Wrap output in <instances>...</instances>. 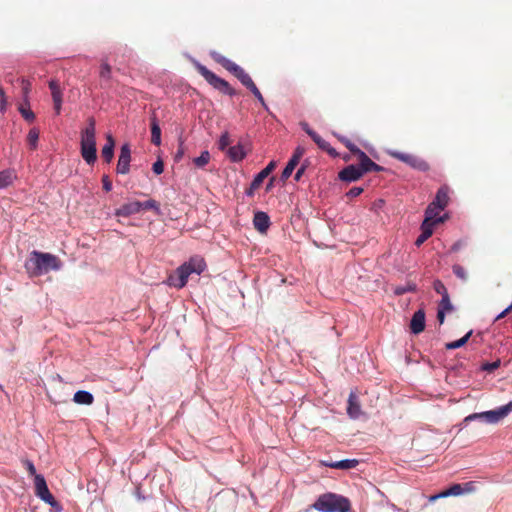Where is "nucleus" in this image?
Instances as JSON below:
<instances>
[{
	"label": "nucleus",
	"mask_w": 512,
	"mask_h": 512,
	"mask_svg": "<svg viewBox=\"0 0 512 512\" xmlns=\"http://www.w3.org/2000/svg\"><path fill=\"white\" fill-rule=\"evenodd\" d=\"M62 266L61 260L50 253L32 251L25 263V268L31 276H40L51 270H59Z\"/></svg>",
	"instance_id": "obj_1"
},
{
	"label": "nucleus",
	"mask_w": 512,
	"mask_h": 512,
	"mask_svg": "<svg viewBox=\"0 0 512 512\" xmlns=\"http://www.w3.org/2000/svg\"><path fill=\"white\" fill-rule=\"evenodd\" d=\"M312 507L319 512H349L350 500L335 493H325L318 497Z\"/></svg>",
	"instance_id": "obj_2"
},
{
	"label": "nucleus",
	"mask_w": 512,
	"mask_h": 512,
	"mask_svg": "<svg viewBox=\"0 0 512 512\" xmlns=\"http://www.w3.org/2000/svg\"><path fill=\"white\" fill-rule=\"evenodd\" d=\"M95 120L89 118L88 126L81 133V155L88 164H93L96 159Z\"/></svg>",
	"instance_id": "obj_3"
},
{
	"label": "nucleus",
	"mask_w": 512,
	"mask_h": 512,
	"mask_svg": "<svg viewBox=\"0 0 512 512\" xmlns=\"http://www.w3.org/2000/svg\"><path fill=\"white\" fill-rule=\"evenodd\" d=\"M211 58L220 64L227 71L232 73L247 89H250L255 83L243 68L229 60L217 51L210 52Z\"/></svg>",
	"instance_id": "obj_4"
},
{
	"label": "nucleus",
	"mask_w": 512,
	"mask_h": 512,
	"mask_svg": "<svg viewBox=\"0 0 512 512\" xmlns=\"http://www.w3.org/2000/svg\"><path fill=\"white\" fill-rule=\"evenodd\" d=\"M195 68L198 71V73L216 90L219 92L234 96L237 94L236 90L230 86V84L217 76L215 73L210 71L208 68H206L204 65H202L199 62H195Z\"/></svg>",
	"instance_id": "obj_5"
},
{
	"label": "nucleus",
	"mask_w": 512,
	"mask_h": 512,
	"mask_svg": "<svg viewBox=\"0 0 512 512\" xmlns=\"http://www.w3.org/2000/svg\"><path fill=\"white\" fill-rule=\"evenodd\" d=\"M512 411V401L495 410L485 411L481 413H473L468 415L464 421L469 422L476 419L484 420L487 423L495 424L504 419Z\"/></svg>",
	"instance_id": "obj_6"
},
{
	"label": "nucleus",
	"mask_w": 512,
	"mask_h": 512,
	"mask_svg": "<svg viewBox=\"0 0 512 512\" xmlns=\"http://www.w3.org/2000/svg\"><path fill=\"white\" fill-rule=\"evenodd\" d=\"M450 188L447 185L441 186L435 196V199L426 208L425 214L438 219L439 213L445 209L449 203Z\"/></svg>",
	"instance_id": "obj_7"
},
{
	"label": "nucleus",
	"mask_w": 512,
	"mask_h": 512,
	"mask_svg": "<svg viewBox=\"0 0 512 512\" xmlns=\"http://www.w3.org/2000/svg\"><path fill=\"white\" fill-rule=\"evenodd\" d=\"M35 495L49 504L52 508L57 511L61 510V506L54 496L50 493L46 480L43 475H35L34 478Z\"/></svg>",
	"instance_id": "obj_8"
},
{
	"label": "nucleus",
	"mask_w": 512,
	"mask_h": 512,
	"mask_svg": "<svg viewBox=\"0 0 512 512\" xmlns=\"http://www.w3.org/2000/svg\"><path fill=\"white\" fill-rule=\"evenodd\" d=\"M444 221L443 217H439L435 219L431 216L425 214V219L421 224V234L417 237L415 241V245L420 247L428 238H430L433 234L435 224L441 223Z\"/></svg>",
	"instance_id": "obj_9"
},
{
	"label": "nucleus",
	"mask_w": 512,
	"mask_h": 512,
	"mask_svg": "<svg viewBox=\"0 0 512 512\" xmlns=\"http://www.w3.org/2000/svg\"><path fill=\"white\" fill-rule=\"evenodd\" d=\"M276 165V161L269 162V164L254 177L250 184V188L246 191V194L249 196L253 195L254 191L262 185L264 179L267 178L276 168Z\"/></svg>",
	"instance_id": "obj_10"
},
{
	"label": "nucleus",
	"mask_w": 512,
	"mask_h": 512,
	"mask_svg": "<svg viewBox=\"0 0 512 512\" xmlns=\"http://www.w3.org/2000/svg\"><path fill=\"white\" fill-rule=\"evenodd\" d=\"M130 161H131V149L128 143H125L121 146L120 155L117 163V173L119 174H128L130 171Z\"/></svg>",
	"instance_id": "obj_11"
},
{
	"label": "nucleus",
	"mask_w": 512,
	"mask_h": 512,
	"mask_svg": "<svg viewBox=\"0 0 512 512\" xmlns=\"http://www.w3.org/2000/svg\"><path fill=\"white\" fill-rule=\"evenodd\" d=\"M193 273L187 266L182 264L176 270V276L169 277V284L176 288H183L188 281L189 276Z\"/></svg>",
	"instance_id": "obj_12"
},
{
	"label": "nucleus",
	"mask_w": 512,
	"mask_h": 512,
	"mask_svg": "<svg viewBox=\"0 0 512 512\" xmlns=\"http://www.w3.org/2000/svg\"><path fill=\"white\" fill-rule=\"evenodd\" d=\"M49 88L51 90L55 113L59 115L61 113L63 101V93L60 88V84L57 80L52 79L49 81Z\"/></svg>",
	"instance_id": "obj_13"
},
{
	"label": "nucleus",
	"mask_w": 512,
	"mask_h": 512,
	"mask_svg": "<svg viewBox=\"0 0 512 512\" xmlns=\"http://www.w3.org/2000/svg\"><path fill=\"white\" fill-rule=\"evenodd\" d=\"M363 171L355 165H348L339 172V179L346 182L356 181L361 178Z\"/></svg>",
	"instance_id": "obj_14"
},
{
	"label": "nucleus",
	"mask_w": 512,
	"mask_h": 512,
	"mask_svg": "<svg viewBox=\"0 0 512 512\" xmlns=\"http://www.w3.org/2000/svg\"><path fill=\"white\" fill-rule=\"evenodd\" d=\"M347 414L352 419H358L362 415L360 401L355 392L349 394Z\"/></svg>",
	"instance_id": "obj_15"
},
{
	"label": "nucleus",
	"mask_w": 512,
	"mask_h": 512,
	"mask_svg": "<svg viewBox=\"0 0 512 512\" xmlns=\"http://www.w3.org/2000/svg\"><path fill=\"white\" fill-rule=\"evenodd\" d=\"M411 332L414 334H419L425 329V312L423 309L417 310L411 319L410 322Z\"/></svg>",
	"instance_id": "obj_16"
},
{
	"label": "nucleus",
	"mask_w": 512,
	"mask_h": 512,
	"mask_svg": "<svg viewBox=\"0 0 512 512\" xmlns=\"http://www.w3.org/2000/svg\"><path fill=\"white\" fill-rule=\"evenodd\" d=\"M99 77L101 86H108L112 79V66L110 65L108 58H102L99 68Z\"/></svg>",
	"instance_id": "obj_17"
},
{
	"label": "nucleus",
	"mask_w": 512,
	"mask_h": 512,
	"mask_svg": "<svg viewBox=\"0 0 512 512\" xmlns=\"http://www.w3.org/2000/svg\"><path fill=\"white\" fill-rule=\"evenodd\" d=\"M253 224L257 231L266 233L270 226V218L267 213L258 211L254 214Z\"/></svg>",
	"instance_id": "obj_18"
},
{
	"label": "nucleus",
	"mask_w": 512,
	"mask_h": 512,
	"mask_svg": "<svg viewBox=\"0 0 512 512\" xmlns=\"http://www.w3.org/2000/svg\"><path fill=\"white\" fill-rule=\"evenodd\" d=\"M140 212V201H132L123 204L120 208L116 209L115 215L122 217H129L133 214Z\"/></svg>",
	"instance_id": "obj_19"
},
{
	"label": "nucleus",
	"mask_w": 512,
	"mask_h": 512,
	"mask_svg": "<svg viewBox=\"0 0 512 512\" xmlns=\"http://www.w3.org/2000/svg\"><path fill=\"white\" fill-rule=\"evenodd\" d=\"M310 137L320 149L326 151L332 157H336L338 155L336 150L332 148L331 145L326 140H324L318 133H310Z\"/></svg>",
	"instance_id": "obj_20"
},
{
	"label": "nucleus",
	"mask_w": 512,
	"mask_h": 512,
	"mask_svg": "<svg viewBox=\"0 0 512 512\" xmlns=\"http://www.w3.org/2000/svg\"><path fill=\"white\" fill-rule=\"evenodd\" d=\"M184 265L187 266L190 271H193V273L196 274H201L206 268L204 259L199 256L190 258V260L185 262Z\"/></svg>",
	"instance_id": "obj_21"
},
{
	"label": "nucleus",
	"mask_w": 512,
	"mask_h": 512,
	"mask_svg": "<svg viewBox=\"0 0 512 512\" xmlns=\"http://www.w3.org/2000/svg\"><path fill=\"white\" fill-rule=\"evenodd\" d=\"M114 146H115L114 138L112 137V135H107L106 144L104 145V147L102 148V151H101L102 157L107 163H110L111 160L113 159Z\"/></svg>",
	"instance_id": "obj_22"
},
{
	"label": "nucleus",
	"mask_w": 512,
	"mask_h": 512,
	"mask_svg": "<svg viewBox=\"0 0 512 512\" xmlns=\"http://www.w3.org/2000/svg\"><path fill=\"white\" fill-rule=\"evenodd\" d=\"M227 155L231 161L240 162L245 158L246 152L241 144H237L228 148Z\"/></svg>",
	"instance_id": "obj_23"
},
{
	"label": "nucleus",
	"mask_w": 512,
	"mask_h": 512,
	"mask_svg": "<svg viewBox=\"0 0 512 512\" xmlns=\"http://www.w3.org/2000/svg\"><path fill=\"white\" fill-rule=\"evenodd\" d=\"M73 401L81 405H91L94 401V397L90 392L80 390L74 394Z\"/></svg>",
	"instance_id": "obj_24"
},
{
	"label": "nucleus",
	"mask_w": 512,
	"mask_h": 512,
	"mask_svg": "<svg viewBox=\"0 0 512 512\" xmlns=\"http://www.w3.org/2000/svg\"><path fill=\"white\" fill-rule=\"evenodd\" d=\"M356 459H345L337 462L325 463V466L335 469H352L358 465Z\"/></svg>",
	"instance_id": "obj_25"
},
{
	"label": "nucleus",
	"mask_w": 512,
	"mask_h": 512,
	"mask_svg": "<svg viewBox=\"0 0 512 512\" xmlns=\"http://www.w3.org/2000/svg\"><path fill=\"white\" fill-rule=\"evenodd\" d=\"M151 142L156 146L161 144V129L156 117L151 119Z\"/></svg>",
	"instance_id": "obj_26"
},
{
	"label": "nucleus",
	"mask_w": 512,
	"mask_h": 512,
	"mask_svg": "<svg viewBox=\"0 0 512 512\" xmlns=\"http://www.w3.org/2000/svg\"><path fill=\"white\" fill-rule=\"evenodd\" d=\"M16 175L12 170H3L0 172V189L10 186L15 180Z\"/></svg>",
	"instance_id": "obj_27"
},
{
	"label": "nucleus",
	"mask_w": 512,
	"mask_h": 512,
	"mask_svg": "<svg viewBox=\"0 0 512 512\" xmlns=\"http://www.w3.org/2000/svg\"><path fill=\"white\" fill-rule=\"evenodd\" d=\"M18 110L21 116L28 122H33L35 120V114L29 107V102L25 99V104H21L18 107Z\"/></svg>",
	"instance_id": "obj_28"
},
{
	"label": "nucleus",
	"mask_w": 512,
	"mask_h": 512,
	"mask_svg": "<svg viewBox=\"0 0 512 512\" xmlns=\"http://www.w3.org/2000/svg\"><path fill=\"white\" fill-rule=\"evenodd\" d=\"M358 159L360 162V168L363 171V174L366 172H371V166L373 164V161L367 156V154L363 151H361L360 154H358Z\"/></svg>",
	"instance_id": "obj_29"
},
{
	"label": "nucleus",
	"mask_w": 512,
	"mask_h": 512,
	"mask_svg": "<svg viewBox=\"0 0 512 512\" xmlns=\"http://www.w3.org/2000/svg\"><path fill=\"white\" fill-rule=\"evenodd\" d=\"M39 130L37 128L30 129L28 135H27V142L29 145V148L31 150H36L38 147V140H39Z\"/></svg>",
	"instance_id": "obj_30"
},
{
	"label": "nucleus",
	"mask_w": 512,
	"mask_h": 512,
	"mask_svg": "<svg viewBox=\"0 0 512 512\" xmlns=\"http://www.w3.org/2000/svg\"><path fill=\"white\" fill-rule=\"evenodd\" d=\"M472 333H473V331L470 330L465 336H463L459 340L446 343L445 344V348L447 350H453V349H457V348H460V347L464 346L468 342V340L471 337Z\"/></svg>",
	"instance_id": "obj_31"
},
{
	"label": "nucleus",
	"mask_w": 512,
	"mask_h": 512,
	"mask_svg": "<svg viewBox=\"0 0 512 512\" xmlns=\"http://www.w3.org/2000/svg\"><path fill=\"white\" fill-rule=\"evenodd\" d=\"M390 155L393 158H395V159H397V160H399L401 162H404V163H406L409 166L411 165L412 161L416 157V156H414L412 154L398 152V151H392V152H390Z\"/></svg>",
	"instance_id": "obj_32"
},
{
	"label": "nucleus",
	"mask_w": 512,
	"mask_h": 512,
	"mask_svg": "<svg viewBox=\"0 0 512 512\" xmlns=\"http://www.w3.org/2000/svg\"><path fill=\"white\" fill-rule=\"evenodd\" d=\"M464 493L462 484H453L447 490L441 492V496H459Z\"/></svg>",
	"instance_id": "obj_33"
},
{
	"label": "nucleus",
	"mask_w": 512,
	"mask_h": 512,
	"mask_svg": "<svg viewBox=\"0 0 512 512\" xmlns=\"http://www.w3.org/2000/svg\"><path fill=\"white\" fill-rule=\"evenodd\" d=\"M298 164H299V162H297V161H295V160L290 158V160L288 161L286 167L282 171L281 180L282 181H286L291 176L293 170L296 168V166Z\"/></svg>",
	"instance_id": "obj_34"
},
{
	"label": "nucleus",
	"mask_w": 512,
	"mask_h": 512,
	"mask_svg": "<svg viewBox=\"0 0 512 512\" xmlns=\"http://www.w3.org/2000/svg\"><path fill=\"white\" fill-rule=\"evenodd\" d=\"M141 210H154L157 214H159L160 206L156 200L149 199L145 202H140V211Z\"/></svg>",
	"instance_id": "obj_35"
},
{
	"label": "nucleus",
	"mask_w": 512,
	"mask_h": 512,
	"mask_svg": "<svg viewBox=\"0 0 512 512\" xmlns=\"http://www.w3.org/2000/svg\"><path fill=\"white\" fill-rule=\"evenodd\" d=\"M210 161V153L205 150L201 153L199 157H196L193 162L197 167H204L206 166Z\"/></svg>",
	"instance_id": "obj_36"
},
{
	"label": "nucleus",
	"mask_w": 512,
	"mask_h": 512,
	"mask_svg": "<svg viewBox=\"0 0 512 512\" xmlns=\"http://www.w3.org/2000/svg\"><path fill=\"white\" fill-rule=\"evenodd\" d=\"M452 270H453L454 275L457 278H459L460 280H462V281L468 280V273L463 266H461L459 264H454L452 266Z\"/></svg>",
	"instance_id": "obj_37"
},
{
	"label": "nucleus",
	"mask_w": 512,
	"mask_h": 512,
	"mask_svg": "<svg viewBox=\"0 0 512 512\" xmlns=\"http://www.w3.org/2000/svg\"><path fill=\"white\" fill-rule=\"evenodd\" d=\"M410 166L412 168H415V169L419 170V171H424L425 172V171L429 170V164L425 160H423V159H421V158H419L417 156L414 158V160L412 161Z\"/></svg>",
	"instance_id": "obj_38"
},
{
	"label": "nucleus",
	"mask_w": 512,
	"mask_h": 512,
	"mask_svg": "<svg viewBox=\"0 0 512 512\" xmlns=\"http://www.w3.org/2000/svg\"><path fill=\"white\" fill-rule=\"evenodd\" d=\"M339 139L352 154L358 156V154L361 153L362 150L353 144L349 139L345 137H339Z\"/></svg>",
	"instance_id": "obj_39"
},
{
	"label": "nucleus",
	"mask_w": 512,
	"mask_h": 512,
	"mask_svg": "<svg viewBox=\"0 0 512 512\" xmlns=\"http://www.w3.org/2000/svg\"><path fill=\"white\" fill-rule=\"evenodd\" d=\"M433 288L436 293L442 296V298L449 296L447 288L441 280H435L433 283Z\"/></svg>",
	"instance_id": "obj_40"
},
{
	"label": "nucleus",
	"mask_w": 512,
	"mask_h": 512,
	"mask_svg": "<svg viewBox=\"0 0 512 512\" xmlns=\"http://www.w3.org/2000/svg\"><path fill=\"white\" fill-rule=\"evenodd\" d=\"M438 309L444 312H450L453 310V305L450 301V297H443L439 302Z\"/></svg>",
	"instance_id": "obj_41"
},
{
	"label": "nucleus",
	"mask_w": 512,
	"mask_h": 512,
	"mask_svg": "<svg viewBox=\"0 0 512 512\" xmlns=\"http://www.w3.org/2000/svg\"><path fill=\"white\" fill-rule=\"evenodd\" d=\"M230 143H231V141H230L229 133L228 132L222 133V135L220 136L219 142H218L219 149L222 151L226 150L227 147L230 145Z\"/></svg>",
	"instance_id": "obj_42"
},
{
	"label": "nucleus",
	"mask_w": 512,
	"mask_h": 512,
	"mask_svg": "<svg viewBox=\"0 0 512 512\" xmlns=\"http://www.w3.org/2000/svg\"><path fill=\"white\" fill-rule=\"evenodd\" d=\"M249 90L257 98V100L261 103V105L265 109H268L267 104H266V102H265V100H264L260 90L257 88V86L253 85Z\"/></svg>",
	"instance_id": "obj_43"
},
{
	"label": "nucleus",
	"mask_w": 512,
	"mask_h": 512,
	"mask_svg": "<svg viewBox=\"0 0 512 512\" xmlns=\"http://www.w3.org/2000/svg\"><path fill=\"white\" fill-rule=\"evenodd\" d=\"M305 154V148L302 147V146H298L294 152H293V155L291 156V159L297 161V162H300L301 158L303 157V155Z\"/></svg>",
	"instance_id": "obj_44"
},
{
	"label": "nucleus",
	"mask_w": 512,
	"mask_h": 512,
	"mask_svg": "<svg viewBox=\"0 0 512 512\" xmlns=\"http://www.w3.org/2000/svg\"><path fill=\"white\" fill-rule=\"evenodd\" d=\"M152 170H153V172H154L155 174H157V175L162 174V173H163V171H164V163H163V161H162V160H160V159H159V160H157V161L153 164V166H152Z\"/></svg>",
	"instance_id": "obj_45"
},
{
	"label": "nucleus",
	"mask_w": 512,
	"mask_h": 512,
	"mask_svg": "<svg viewBox=\"0 0 512 512\" xmlns=\"http://www.w3.org/2000/svg\"><path fill=\"white\" fill-rule=\"evenodd\" d=\"M7 99L5 91L2 87H0V110L3 112L6 110Z\"/></svg>",
	"instance_id": "obj_46"
},
{
	"label": "nucleus",
	"mask_w": 512,
	"mask_h": 512,
	"mask_svg": "<svg viewBox=\"0 0 512 512\" xmlns=\"http://www.w3.org/2000/svg\"><path fill=\"white\" fill-rule=\"evenodd\" d=\"M24 465H25L29 475L33 476L34 478H35V475H38L36 473V468H35L34 464L30 460H25Z\"/></svg>",
	"instance_id": "obj_47"
},
{
	"label": "nucleus",
	"mask_w": 512,
	"mask_h": 512,
	"mask_svg": "<svg viewBox=\"0 0 512 512\" xmlns=\"http://www.w3.org/2000/svg\"><path fill=\"white\" fill-rule=\"evenodd\" d=\"M362 192H363V188H361V187H353V188H351L347 192L346 196L348 198H354V197L359 196Z\"/></svg>",
	"instance_id": "obj_48"
},
{
	"label": "nucleus",
	"mask_w": 512,
	"mask_h": 512,
	"mask_svg": "<svg viewBox=\"0 0 512 512\" xmlns=\"http://www.w3.org/2000/svg\"><path fill=\"white\" fill-rule=\"evenodd\" d=\"M102 184H103V189L106 192L111 191V189H112V182L110 181V179H109V177L107 175H104L102 177Z\"/></svg>",
	"instance_id": "obj_49"
},
{
	"label": "nucleus",
	"mask_w": 512,
	"mask_h": 512,
	"mask_svg": "<svg viewBox=\"0 0 512 512\" xmlns=\"http://www.w3.org/2000/svg\"><path fill=\"white\" fill-rule=\"evenodd\" d=\"M306 167H307L306 163H303V164L300 166V168L296 171V174H295V176H294V179H295L296 181H299V180L301 179L302 175H303V174H304V172H305Z\"/></svg>",
	"instance_id": "obj_50"
},
{
	"label": "nucleus",
	"mask_w": 512,
	"mask_h": 512,
	"mask_svg": "<svg viewBox=\"0 0 512 512\" xmlns=\"http://www.w3.org/2000/svg\"><path fill=\"white\" fill-rule=\"evenodd\" d=\"M499 366H500V361L497 360L495 362L485 365L484 369L488 370V371H493V370L497 369Z\"/></svg>",
	"instance_id": "obj_51"
},
{
	"label": "nucleus",
	"mask_w": 512,
	"mask_h": 512,
	"mask_svg": "<svg viewBox=\"0 0 512 512\" xmlns=\"http://www.w3.org/2000/svg\"><path fill=\"white\" fill-rule=\"evenodd\" d=\"M464 493H470L474 491V483L473 482H467L463 485Z\"/></svg>",
	"instance_id": "obj_52"
},
{
	"label": "nucleus",
	"mask_w": 512,
	"mask_h": 512,
	"mask_svg": "<svg viewBox=\"0 0 512 512\" xmlns=\"http://www.w3.org/2000/svg\"><path fill=\"white\" fill-rule=\"evenodd\" d=\"M512 311V304H510L504 311H502L497 317L496 320L504 318L508 313Z\"/></svg>",
	"instance_id": "obj_53"
},
{
	"label": "nucleus",
	"mask_w": 512,
	"mask_h": 512,
	"mask_svg": "<svg viewBox=\"0 0 512 512\" xmlns=\"http://www.w3.org/2000/svg\"><path fill=\"white\" fill-rule=\"evenodd\" d=\"M445 314H446V312L438 309V311H437V320H438L440 325L443 324L444 321H445Z\"/></svg>",
	"instance_id": "obj_54"
},
{
	"label": "nucleus",
	"mask_w": 512,
	"mask_h": 512,
	"mask_svg": "<svg viewBox=\"0 0 512 512\" xmlns=\"http://www.w3.org/2000/svg\"><path fill=\"white\" fill-rule=\"evenodd\" d=\"M302 129L310 136V133H315L314 130H312L309 125L306 122H302L301 124Z\"/></svg>",
	"instance_id": "obj_55"
},
{
	"label": "nucleus",
	"mask_w": 512,
	"mask_h": 512,
	"mask_svg": "<svg viewBox=\"0 0 512 512\" xmlns=\"http://www.w3.org/2000/svg\"><path fill=\"white\" fill-rule=\"evenodd\" d=\"M384 168L378 164H376L375 162H373L372 166H371V172L374 171V172H380V171H383Z\"/></svg>",
	"instance_id": "obj_56"
},
{
	"label": "nucleus",
	"mask_w": 512,
	"mask_h": 512,
	"mask_svg": "<svg viewBox=\"0 0 512 512\" xmlns=\"http://www.w3.org/2000/svg\"><path fill=\"white\" fill-rule=\"evenodd\" d=\"M461 246H462V243H461L460 241H458V242H456V243H454V244L452 245V247H451V251H452V252H457V251H459V250H460Z\"/></svg>",
	"instance_id": "obj_57"
},
{
	"label": "nucleus",
	"mask_w": 512,
	"mask_h": 512,
	"mask_svg": "<svg viewBox=\"0 0 512 512\" xmlns=\"http://www.w3.org/2000/svg\"><path fill=\"white\" fill-rule=\"evenodd\" d=\"M445 496H441V492L439 494L431 495L429 497L430 502H435L437 499L444 498Z\"/></svg>",
	"instance_id": "obj_58"
},
{
	"label": "nucleus",
	"mask_w": 512,
	"mask_h": 512,
	"mask_svg": "<svg viewBox=\"0 0 512 512\" xmlns=\"http://www.w3.org/2000/svg\"><path fill=\"white\" fill-rule=\"evenodd\" d=\"M273 182H274V177H271L270 180H269V183H268V185L266 187L267 191H269L272 188Z\"/></svg>",
	"instance_id": "obj_59"
},
{
	"label": "nucleus",
	"mask_w": 512,
	"mask_h": 512,
	"mask_svg": "<svg viewBox=\"0 0 512 512\" xmlns=\"http://www.w3.org/2000/svg\"><path fill=\"white\" fill-rule=\"evenodd\" d=\"M23 92H24L25 96H27V94L29 92V83H27L26 85L23 86Z\"/></svg>",
	"instance_id": "obj_60"
},
{
	"label": "nucleus",
	"mask_w": 512,
	"mask_h": 512,
	"mask_svg": "<svg viewBox=\"0 0 512 512\" xmlns=\"http://www.w3.org/2000/svg\"><path fill=\"white\" fill-rule=\"evenodd\" d=\"M183 155V151L182 150H179L175 156L176 159H180Z\"/></svg>",
	"instance_id": "obj_61"
},
{
	"label": "nucleus",
	"mask_w": 512,
	"mask_h": 512,
	"mask_svg": "<svg viewBox=\"0 0 512 512\" xmlns=\"http://www.w3.org/2000/svg\"><path fill=\"white\" fill-rule=\"evenodd\" d=\"M403 292H404V290L399 289V291H398L397 293H398V294H401V293H403Z\"/></svg>",
	"instance_id": "obj_62"
},
{
	"label": "nucleus",
	"mask_w": 512,
	"mask_h": 512,
	"mask_svg": "<svg viewBox=\"0 0 512 512\" xmlns=\"http://www.w3.org/2000/svg\"><path fill=\"white\" fill-rule=\"evenodd\" d=\"M403 292H404V290L399 289V291H398L397 293H398V294H401V293H403Z\"/></svg>",
	"instance_id": "obj_63"
}]
</instances>
